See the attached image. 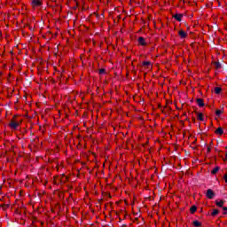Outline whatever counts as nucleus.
I'll list each match as a JSON object with an SVG mask.
<instances>
[{
	"mask_svg": "<svg viewBox=\"0 0 227 227\" xmlns=\"http://www.w3.org/2000/svg\"><path fill=\"white\" fill-rule=\"evenodd\" d=\"M20 123H22V117L19 115H14L9 123V127L11 130H17L19 127H20Z\"/></svg>",
	"mask_w": 227,
	"mask_h": 227,
	"instance_id": "nucleus-1",
	"label": "nucleus"
},
{
	"mask_svg": "<svg viewBox=\"0 0 227 227\" xmlns=\"http://www.w3.org/2000/svg\"><path fill=\"white\" fill-rule=\"evenodd\" d=\"M31 6H32L33 10H36V9L40 8V6H42V1L33 0L31 3Z\"/></svg>",
	"mask_w": 227,
	"mask_h": 227,
	"instance_id": "nucleus-2",
	"label": "nucleus"
},
{
	"mask_svg": "<svg viewBox=\"0 0 227 227\" xmlns=\"http://www.w3.org/2000/svg\"><path fill=\"white\" fill-rule=\"evenodd\" d=\"M206 196H207V198H208V200H213L214 196H215V194L214 193V191H212V189H208Z\"/></svg>",
	"mask_w": 227,
	"mask_h": 227,
	"instance_id": "nucleus-3",
	"label": "nucleus"
},
{
	"mask_svg": "<svg viewBox=\"0 0 227 227\" xmlns=\"http://www.w3.org/2000/svg\"><path fill=\"white\" fill-rule=\"evenodd\" d=\"M178 35L180 38H187V32L184 31L183 29L178 31Z\"/></svg>",
	"mask_w": 227,
	"mask_h": 227,
	"instance_id": "nucleus-4",
	"label": "nucleus"
},
{
	"mask_svg": "<svg viewBox=\"0 0 227 227\" xmlns=\"http://www.w3.org/2000/svg\"><path fill=\"white\" fill-rule=\"evenodd\" d=\"M143 67H146L149 70H152V62L151 61H145L142 63Z\"/></svg>",
	"mask_w": 227,
	"mask_h": 227,
	"instance_id": "nucleus-5",
	"label": "nucleus"
},
{
	"mask_svg": "<svg viewBox=\"0 0 227 227\" xmlns=\"http://www.w3.org/2000/svg\"><path fill=\"white\" fill-rule=\"evenodd\" d=\"M138 43L143 47L146 46V41L144 39V37H138Z\"/></svg>",
	"mask_w": 227,
	"mask_h": 227,
	"instance_id": "nucleus-6",
	"label": "nucleus"
},
{
	"mask_svg": "<svg viewBox=\"0 0 227 227\" xmlns=\"http://www.w3.org/2000/svg\"><path fill=\"white\" fill-rule=\"evenodd\" d=\"M215 205L216 207H220V208H223V207L224 206V200H215Z\"/></svg>",
	"mask_w": 227,
	"mask_h": 227,
	"instance_id": "nucleus-7",
	"label": "nucleus"
},
{
	"mask_svg": "<svg viewBox=\"0 0 227 227\" xmlns=\"http://www.w3.org/2000/svg\"><path fill=\"white\" fill-rule=\"evenodd\" d=\"M197 104L200 107H204L205 106V101H203V99H201V98L197 99Z\"/></svg>",
	"mask_w": 227,
	"mask_h": 227,
	"instance_id": "nucleus-8",
	"label": "nucleus"
},
{
	"mask_svg": "<svg viewBox=\"0 0 227 227\" xmlns=\"http://www.w3.org/2000/svg\"><path fill=\"white\" fill-rule=\"evenodd\" d=\"M183 17H184V15H182V14L174 15V19H176V20H177L178 22H182Z\"/></svg>",
	"mask_w": 227,
	"mask_h": 227,
	"instance_id": "nucleus-9",
	"label": "nucleus"
},
{
	"mask_svg": "<svg viewBox=\"0 0 227 227\" xmlns=\"http://www.w3.org/2000/svg\"><path fill=\"white\" fill-rule=\"evenodd\" d=\"M215 132V134H218V136H223V134H224V130H223V128H217Z\"/></svg>",
	"mask_w": 227,
	"mask_h": 227,
	"instance_id": "nucleus-10",
	"label": "nucleus"
},
{
	"mask_svg": "<svg viewBox=\"0 0 227 227\" xmlns=\"http://www.w3.org/2000/svg\"><path fill=\"white\" fill-rule=\"evenodd\" d=\"M197 120H199V121H203L204 120L203 114L201 113L197 114Z\"/></svg>",
	"mask_w": 227,
	"mask_h": 227,
	"instance_id": "nucleus-11",
	"label": "nucleus"
},
{
	"mask_svg": "<svg viewBox=\"0 0 227 227\" xmlns=\"http://www.w3.org/2000/svg\"><path fill=\"white\" fill-rule=\"evenodd\" d=\"M221 168H219V167H215V168H213V170L211 171V174L212 175H215V174H217V173H219V170H220Z\"/></svg>",
	"mask_w": 227,
	"mask_h": 227,
	"instance_id": "nucleus-12",
	"label": "nucleus"
},
{
	"mask_svg": "<svg viewBox=\"0 0 227 227\" xmlns=\"http://www.w3.org/2000/svg\"><path fill=\"white\" fill-rule=\"evenodd\" d=\"M222 90H223V89H221L220 87H215V93L216 95H219V93H221Z\"/></svg>",
	"mask_w": 227,
	"mask_h": 227,
	"instance_id": "nucleus-13",
	"label": "nucleus"
},
{
	"mask_svg": "<svg viewBox=\"0 0 227 227\" xmlns=\"http://www.w3.org/2000/svg\"><path fill=\"white\" fill-rule=\"evenodd\" d=\"M219 215V209H213L211 215L215 216Z\"/></svg>",
	"mask_w": 227,
	"mask_h": 227,
	"instance_id": "nucleus-14",
	"label": "nucleus"
},
{
	"mask_svg": "<svg viewBox=\"0 0 227 227\" xmlns=\"http://www.w3.org/2000/svg\"><path fill=\"white\" fill-rule=\"evenodd\" d=\"M196 210H198V208L196 207V206H192V207L190 208L191 214H194V212H196Z\"/></svg>",
	"mask_w": 227,
	"mask_h": 227,
	"instance_id": "nucleus-15",
	"label": "nucleus"
},
{
	"mask_svg": "<svg viewBox=\"0 0 227 227\" xmlns=\"http://www.w3.org/2000/svg\"><path fill=\"white\" fill-rule=\"evenodd\" d=\"M193 226L200 227V226H201V223H200L198 220L193 221Z\"/></svg>",
	"mask_w": 227,
	"mask_h": 227,
	"instance_id": "nucleus-16",
	"label": "nucleus"
},
{
	"mask_svg": "<svg viewBox=\"0 0 227 227\" xmlns=\"http://www.w3.org/2000/svg\"><path fill=\"white\" fill-rule=\"evenodd\" d=\"M215 114H216V116H221V114H223V111L222 110H216Z\"/></svg>",
	"mask_w": 227,
	"mask_h": 227,
	"instance_id": "nucleus-17",
	"label": "nucleus"
},
{
	"mask_svg": "<svg viewBox=\"0 0 227 227\" xmlns=\"http://www.w3.org/2000/svg\"><path fill=\"white\" fill-rule=\"evenodd\" d=\"M223 179L225 180V184H227V171L223 175Z\"/></svg>",
	"mask_w": 227,
	"mask_h": 227,
	"instance_id": "nucleus-18",
	"label": "nucleus"
},
{
	"mask_svg": "<svg viewBox=\"0 0 227 227\" xmlns=\"http://www.w3.org/2000/svg\"><path fill=\"white\" fill-rule=\"evenodd\" d=\"M223 210L224 211L223 214L226 215V213H227V207H223Z\"/></svg>",
	"mask_w": 227,
	"mask_h": 227,
	"instance_id": "nucleus-19",
	"label": "nucleus"
},
{
	"mask_svg": "<svg viewBox=\"0 0 227 227\" xmlns=\"http://www.w3.org/2000/svg\"><path fill=\"white\" fill-rule=\"evenodd\" d=\"M99 74H104V69H100Z\"/></svg>",
	"mask_w": 227,
	"mask_h": 227,
	"instance_id": "nucleus-20",
	"label": "nucleus"
},
{
	"mask_svg": "<svg viewBox=\"0 0 227 227\" xmlns=\"http://www.w3.org/2000/svg\"><path fill=\"white\" fill-rule=\"evenodd\" d=\"M0 36H3V33L1 32V30H0Z\"/></svg>",
	"mask_w": 227,
	"mask_h": 227,
	"instance_id": "nucleus-21",
	"label": "nucleus"
},
{
	"mask_svg": "<svg viewBox=\"0 0 227 227\" xmlns=\"http://www.w3.org/2000/svg\"><path fill=\"white\" fill-rule=\"evenodd\" d=\"M225 159H226V160H227V155L225 156Z\"/></svg>",
	"mask_w": 227,
	"mask_h": 227,
	"instance_id": "nucleus-22",
	"label": "nucleus"
}]
</instances>
